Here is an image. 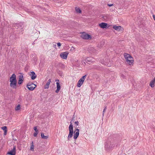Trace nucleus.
<instances>
[{
  "mask_svg": "<svg viewBox=\"0 0 155 155\" xmlns=\"http://www.w3.org/2000/svg\"><path fill=\"white\" fill-rule=\"evenodd\" d=\"M24 80V77L23 74H20V75L19 76V80L18 81V84H21L23 83V81Z\"/></svg>",
  "mask_w": 155,
  "mask_h": 155,
  "instance_id": "6e6552de",
  "label": "nucleus"
},
{
  "mask_svg": "<svg viewBox=\"0 0 155 155\" xmlns=\"http://www.w3.org/2000/svg\"><path fill=\"white\" fill-rule=\"evenodd\" d=\"M84 63L85 64V62H84Z\"/></svg>",
  "mask_w": 155,
  "mask_h": 155,
  "instance_id": "a19ab883",
  "label": "nucleus"
},
{
  "mask_svg": "<svg viewBox=\"0 0 155 155\" xmlns=\"http://www.w3.org/2000/svg\"><path fill=\"white\" fill-rule=\"evenodd\" d=\"M89 52L91 53L95 54L97 53V50L93 47H90L88 48Z\"/></svg>",
  "mask_w": 155,
  "mask_h": 155,
  "instance_id": "f8f14e48",
  "label": "nucleus"
},
{
  "mask_svg": "<svg viewBox=\"0 0 155 155\" xmlns=\"http://www.w3.org/2000/svg\"><path fill=\"white\" fill-rule=\"evenodd\" d=\"M155 83V78H154V79L152 80L150 83V87H153L155 85H154V84Z\"/></svg>",
  "mask_w": 155,
  "mask_h": 155,
  "instance_id": "a211bd4d",
  "label": "nucleus"
},
{
  "mask_svg": "<svg viewBox=\"0 0 155 155\" xmlns=\"http://www.w3.org/2000/svg\"><path fill=\"white\" fill-rule=\"evenodd\" d=\"M74 139H76L78 137L79 135V132H74Z\"/></svg>",
  "mask_w": 155,
  "mask_h": 155,
  "instance_id": "6ab92c4d",
  "label": "nucleus"
},
{
  "mask_svg": "<svg viewBox=\"0 0 155 155\" xmlns=\"http://www.w3.org/2000/svg\"><path fill=\"white\" fill-rule=\"evenodd\" d=\"M34 129L35 132H38V130L37 129V127H34Z\"/></svg>",
  "mask_w": 155,
  "mask_h": 155,
  "instance_id": "bb28decb",
  "label": "nucleus"
},
{
  "mask_svg": "<svg viewBox=\"0 0 155 155\" xmlns=\"http://www.w3.org/2000/svg\"><path fill=\"white\" fill-rule=\"evenodd\" d=\"M85 61L87 63L91 64L94 61V59L92 57H87L86 58Z\"/></svg>",
  "mask_w": 155,
  "mask_h": 155,
  "instance_id": "9d476101",
  "label": "nucleus"
},
{
  "mask_svg": "<svg viewBox=\"0 0 155 155\" xmlns=\"http://www.w3.org/2000/svg\"><path fill=\"white\" fill-rule=\"evenodd\" d=\"M84 81L81 78L79 80L77 84V86L78 87H80L83 83Z\"/></svg>",
  "mask_w": 155,
  "mask_h": 155,
  "instance_id": "4468645a",
  "label": "nucleus"
},
{
  "mask_svg": "<svg viewBox=\"0 0 155 155\" xmlns=\"http://www.w3.org/2000/svg\"><path fill=\"white\" fill-rule=\"evenodd\" d=\"M56 45H53V47L55 48L56 47Z\"/></svg>",
  "mask_w": 155,
  "mask_h": 155,
  "instance_id": "e433bc0d",
  "label": "nucleus"
},
{
  "mask_svg": "<svg viewBox=\"0 0 155 155\" xmlns=\"http://www.w3.org/2000/svg\"><path fill=\"white\" fill-rule=\"evenodd\" d=\"M74 117L72 119V121H73V120H74Z\"/></svg>",
  "mask_w": 155,
  "mask_h": 155,
  "instance_id": "58836bf2",
  "label": "nucleus"
},
{
  "mask_svg": "<svg viewBox=\"0 0 155 155\" xmlns=\"http://www.w3.org/2000/svg\"><path fill=\"white\" fill-rule=\"evenodd\" d=\"M57 84V89L55 91V92L56 93H58L59 92L60 90L61 89V86L60 84L58 82H57L56 83Z\"/></svg>",
  "mask_w": 155,
  "mask_h": 155,
  "instance_id": "dca6fc26",
  "label": "nucleus"
},
{
  "mask_svg": "<svg viewBox=\"0 0 155 155\" xmlns=\"http://www.w3.org/2000/svg\"><path fill=\"white\" fill-rule=\"evenodd\" d=\"M68 53L66 51L61 53L60 54V56L63 59H66L67 58Z\"/></svg>",
  "mask_w": 155,
  "mask_h": 155,
  "instance_id": "0eeeda50",
  "label": "nucleus"
},
{
  "mask_svg": "<svg viewBox=\"0 0 155 155\" xmlns=\"http://www.w3.org/2000/svg\"><path fill=\"white\" fill-rule=\"evenodd\" d=\"M57 45L58 47H60L61 46V44L60 42L57 43Z\"/></svg>",
  "mask_w": 155,
  "mask_h": 155,
  "instance_id": "72a5a7b5",
  "label": "nucleus"
},
{
  "mask_svg": "<svg viewBox=\"0 0 155 155\" xmlns=\"http://www.w3.org/2000/svg\"><path fill=\"white\" fill-rule=\"evenodd\" d=\"M38 133V132H35L33 134V136L34 137H36L37 136V134Z\"/></svg>",
  "mask_w": 155,
  "mask_h": 155,
  "instance_id": "c85d7f7f",
  "label": "nucleus"
},
{
  "mask_svg": "<svg viewBox=\"0 0 155 155\" xmlns=\"http://www.w3.org/2000/svg\"><path fill=\"white\" fill-rule=\"evenodd\" d=\"M21 25L20 24H16L15 26V27L17 29L19 28H21Z\"/></svg>",
  "mask_w": 155,
  "mask_h": 155,
  "instance_id": "b1692460",
  "label": "nucleus"
},
{
  "mask_svg": "<svg viewBox=\"0 0 155 155\" xmlns=\"http://www.w3.org/2000/svg\"><path fill=\"white\" fill-rule=\"evenodd\" d=\"M27 87L30 91H33L36 87V85L32 82H29L27 85Z\"/></svg>",
  "mask_w": 155,
  "mask_h": 155,
  "instance_id": "20e7f679",
  "label": "nucleus"
},
{
  "mask_svg": "<svg viewBox=\"0 0 155 155\" xmlns=\"http://www.w3.org/2000/svg\"><path fill=\"white\" fill-rule=\"evenodd\" d=\"M33 45H34L35 44V43L34 42H33L32 43V44Z\"/></svg>",
  "mask_w": 155,
  "mask_h": 155,
  "instance_id": "ea45409f",
  "label": "nucleus"
},
{
  "mask_svg": "<svg viewBox=\"0 0 155 155\" xmlns=\"http://www.w3.org/2000/svg\"><path fill=\"white\" fill-rule=\"evenodd\" d=\"M16 153V147L14 145L13 149L10 151L8 152L7 154L9 155H15Z\"/></svg>",
  "mask_w": 155,
  "mask_h": 155,
  "instance_id": "423d86ee",
  "label": "nucleus"
},
{
  "mask_svg": "<svg viewBox=\"0 0 155 155\" xmlns=\"http://www.w3.org/2000/svg\"><path fill=\"white\" fill-rule=\"evenodd\" d=\"M107 5L109 7H110L111 6H113L114 5L113 4H107Z\"/></svg>",
  "mask_w": 155,
  "mask_h": 155,
  "instance_id": "2f4dec72",
  "label": "nucleus"
},
{
  "mask_svg": "<svg viewBox=\"0 0 155 155\" xmlns=\"http://www.w3.org/2000/svg\"><path fill=\"white\" fill-rule=\"evenodd\" d=\"M113 28L116 30L120 31L121 30V27L120 26H114Z\"/></svg>",
  "mask_w": 155,
  "mask_h": 155,
  "instance_id": "aec40b11",
  "label": "nucleus"
},
{
  "mask_svg": "<svg viewBox=\"0 0 155 155\" xmlns=\"http://www.w3.org/2000/svg\"><path fill=\"white\" fill-rule=\"evenodd\" d=\"M81 37L84 39H88L91 38V37L90 35L85 33H83L81 35Z\"/></svg>",
  "mask_w": 155,
  "mask_h": 155,
  "instance_id": "39448f33",
  "label": "nucleus"
},
{
  "mask_svg": "<svg viewBox=\"0 0 155 155\" xmlns=\"http://www.w3.org/2000/svg\"><path fill=\"white\" fill-rule=\"evenodd\" d=\"M51 82V79H49L48 80V82L46 83V84L44 88L45 89H47V88H48V87H49V85H50Z\"/></svg>",
  "mask_w": 155,
  "mask_h": 155,
  "instance_id": "f3484780",
  "label": "nucleus"
},
{
  "mask_svg": "<svg viewBox=\"0 0 155 155\" xmlns=\"http://www.w3.org/2000/svg\"><path fill=\"white\" fill-rule=\"evenodd\" d=\"M115 147V144L113 141L108 140L105 144V150L107 152L111 151Z\"/></svg>",
  "mask_w": 155,
  "mask_h": 155,
  "instance_id": "f257e3e1",
  "label": "nucleus"
},
{
  "mask_svg": "<svg viewBox=\"0 0 155 155\" xmlns=\"http://www.w3.org/2000/svg\"><path fill=\"white\" fill-rule=\"evenodd\" d=\"M124 56L127 64L130 66L133 65L134 60L132 56L130 54L126 53H124Z\"/></svg>",
  "mask_w": 155,
  "mask_h": 155,
  "instance_id": "f03ea898",
  "label": "nucleus"
},
{
  "mask_svg": "<svg viewBox=\"0 0 155 155\" xmlns=\"http://www.w3.org/2000/svg\"><path fill=\"white\" fill-rule=\"evenodd\" d=\"M10 82L17 81L16 79V76L15 74H13L10 78Z\"/></svg>",
  "mask_w": 155,
  "mask_h": 155,
  "instance_id": "9b49d317",
  "label": "nucleus"
},
{
  "mask_svg": "<svg viewBox=\"0 0 155 155\" xmlns=\"http://www.w3.org/2000/svg\"><path fill=\"white\" fill-rule=\"evenodd\" d=\"M86 76H87V75H85L83 76L81 78L82 79V80H84V81Z\"/></svg>",
  "mask_w": 155,
  "mask_h": 155,
  "instance_id": "c756f323",
  "label": "nucleus"
},
{
  "mask_svg": "<svg viewBox=\"0 0 155 155\" xmlns=\"http://www.w3.org/2000/svg\"><path fill=\"white\" fill-rule=\"evenodd\" d=\"M31 74L30 75L31 76V80H35L37 77V75L35 74V72L34 71H31L30 72Z\"/></svg>",
  "mask_w": 155,
  "mask_h": 155,
  "instance_id": "ddd939ff",
  "label": "nucleus"
},
{
  "mask_svg": "<svg viewBox=\"0 0 155 155\" xmlns=\"http://www.w3.org/2000/svg\"><path fill=\"white\" fill-rule=\"evenodd\" d=\"M153 19L155 21V15H153Z\"/></svg>",
  "mask_w": 155,
  "mask_h": 155,
  "instance_id": "c9c22d12",
  "label": "nucleus"
},
{
  "mask_svg": "<svg viewBox=\"0 0 155 155\" xmlns=\"http://www.w3.org/2000/svg\"><path fill=\"white\" fill-rule=\"evenodd\" d=\"M107 24L105 23L102 22L99 24V26L101 28H106L107 26Z\"/></svg>",
  "mask_w": 155,
  "mask_h": 155,
  "instance_id": "2eb2a0df",
  "label": "nucleus"
},
{
  "mask_svg": "<svg viewBox=\"0 0 155 155\" xmlns=\"http://www.w3.org/2000/svg\"><path fill=\"white\" fill-rule=\"evenodd\" d=\"M10 86L13 89H16L17 88V81L10 82Z\"/></svg>",
  "mask_w": 155,
  "mask_h": 155,
  "instance_id": "1a4fd4ad",
  "label": "nucleus"
},
{
  "mask_svg": "<svg viewBox=\"0 0 155 155\" xmlns=\"http://www.w3.org/2000/svg\"><path fill=\"white\" fill-rule=\"evenodd\" d=\"M20 109V105L19 104L18 105L17 107L15 108L16 110H18Z\"/></svg>",
  "mask_w": 155,
  "mask_h": 155,
  "instance_id": "cd10ccee",
  "label": "nucleus"
},
{
  "mask_svg": "<svg viewBox=\"0 0 155 155\" xmlns=\"http://www.w3.org/2000/svg\"><path fill=\"white\" fill-rule=\"evenodd\" d=\"M74 123H75V126H74L76 128H78L77 126L79 125V122L78 121H75V122Z\"/></svg>",
  "mask_w": 155,
  "mask_h": 155,
  "instance_id": "393cba45",
  "label": "nucleus"
},
{
  "mask_svg": "<svg viewBox=\"0 0 155 155\" xmlns=\"http://www.w3.org/2000/svg\"><path fill=\"white\" fill-rule=\"evenodd\" d=\"M34 143L33 141H32L31 144V147L30 150L32 151H33L34 150Z\"/></svg>",
  "mask_w": 155,
  "mask_h": 155,
  "instance_id": "4be33fe9",
  "label": "nucleus"
},
{
  "mask_svg": "<svg viewBox=\"0 0 155 155\" xmlns=\"http://www.w3.org/2000/svg\"><path fill=\"white\" fill-rule=\"evenodd\" d=\"M7 131H4V135H6L7 134Z\"/></svg>",
  "mask_w": 155,
  "mask_h": 155,
  "instance_id": "f704fd0d",
  "label": "nucleus"
},
{
  "mask_svg": "<svg viewBox=\"0 0 155 155\" xmlns=\"http://www.w3.org/2000/svg\"><path fill=\"white\" fill-rule=\"evenodd\" d=\"M76 132H79V129H78V128H76L75 129L74 131L76 132Z\"/></svg>",
  "mask_w": 155,
  "mask_h": 155,
  "instance_id": "7c9ffc66",
  "label": "nucleus"
},
{
  "mask_svg": "<svg viewBox=\"0 0 155 155\" xmlns=\"http://www.w3.org/2000/svg\"><path fill=\"white\" fill-rule=\"evenodd\" d=\"M75 9L76 11L78 13H80L81 12V11L79 8L76 7L75 8Z\"/></svg>",
  "mask_w": 155,
  "mask_h": 155,
  "instance_id": "5701e85b",
  "label": "nucleus"
},
{
  "mask_svg": "<svg viewBox=\"0 0 155 155\" xmlns=\"http://www.w3.org/2000/svg\"><path fill=\"white\" fill-rule=\"evenodd\" d=\"M41 137L42 139H46L48 137V136H45L44 134L43 133H41Z\"/></svg>",
  "mask_w": 155,
  "mask_h": 155,
  "instance_id": "412c9836",
  "label": "nucleus"
},
{
  "mask_svg": "<svg viewBox=\"0 0 155 155\" xmlns=\"http://www.w3.org/2000/svg\"><path fill=\"white\" fill-rule=\"evenodd\" d=\"M107 109V107H105L103 111V115L104 116V112H105V110Z\"/></svg>",
  "mask_w": 155,
  "mask_h": 155,
  "instance_id": "473e14b6",
  "label": "nucleus"
},
{
  "mask_svg": "<svg viewBox=\"0 0 155 155\" xmlns=\"http://www.w3.org/2000/svg\"><path fill=\"white\" fill-rule=\"evenodd\" d=\"M56 81H59V80L58 79H57L56 80Z\"/></svg>",
  "mask_w": 155,
  "mask_h": 155,
  "instance_id": "4c0bfd02",
  "label": "nucleus"
},
{
  "mask_svg": "<svg viewBox=\"0 0 155 155\" xmlns=\"http://www.w3.org/2000/svg\"><path fill=\"white\" fill-rule=\"evenodd\" d=\"M2 129L4 131H7V127L6 126H4L2 127Z\"/></svg>",
  "mask_w": 155,
  "mask_h": 155,
  "instance_id": "a878e982",
  "label": "nucleus"
},
{
  "mask_svg": "<svg viewBox=\"0 0 155 155\" xmlns=\"http://www.w3.org/2000/svg\"><path fill=\"white\" fill-rule=\"evenodd\" d=\"M68 128L69 133L68 137V140H69L70 138L72 137L74 133L73 125H72V123L71 122H70V124Z\"/></svg>",
  "mask_w": 155,
  "mask_h": 155,
  "instance_id": "7ed1b4c3",
  "label": "nucleus"
}]
</instances>
